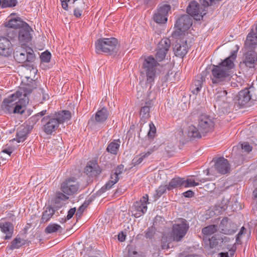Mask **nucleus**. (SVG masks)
<instances>
[{
    "label": "nucleus",
    "mask_w": 257,
    "mask_h": 257,
    "mask_svg": "<svg viewBox=\"0 0 257 257\" xmlns=\"http://www.w3.org/2000/svg\"><path fill=\"white\" fill-rule=\"evenodd\" d=\"M170 40L168 38L161 40L158 45L156 54V59L152 56L146 57L142 66L141 74L147 77V83H152L155 80L157 74L158 61H162L166 57V54L170 47Z\"/></svg>",
    "instance_id": "obj_1"
},
{
    "label": "nucleus",
    "mask_w": 257,
    "mask_h": 257,
    "mask_svg": "<svg viewBox=\"0 0 257 257\" xmlns=\"http://www.w3.org/2000/svg\"><path fill=\"white\" fill-rule=\"evenodd\" d=\"M236 57V53L234 51L219 65L212 66L210 74L212 83L223 85L230 81L234 67L233 61Z\"/></svg>",
    "instance_id": "obj_2"
},
{
    "label": "nucleus",
    "mask_w": 257,
    "mask_h": 257,
    "mask_svg": "<svg viewBox=\"0 0 257 257\" xmlns=\"http://www.w3.org/2000/svg\"><path fill=\"white\" fill-rule=\"evenodd\" d=\"M36 82H32V84H27L20 87L15 93L12 94L9 97L5 99L1 105V109L6 113L13 112L15 105L19 101L24 104L29 102L28 95H29L34 89H37Z\"/></svg>",
    "instance_id": "obj_3"
},
{
    "label": "nucleus",
    "mask_w": 257,
    "mask_h": 257,
    "mask_svg": "<svg viewBox=\"0 0 257 257\" xmlns=\"http://www.w3.org/2000/svg\"><path fill=\"white\" fill-rule=\"evenodd\" d=\"M189 227V224L186 219L179 218L176 220L170 234L162 237V248L168 249L170 247L169 243L172 241H180L186 234Z\"/></svg>",
    "instance_id": "obj_4"
},
{
    "label": "nucleus",
    "mask_w": 257,
    "mask_h": 257,
    "mask_svg": "<svg viewBox=\"0 0 257 257\" xmlns=\"http://www.w3.org/2000/svg\"><path fill=\"white\" fill-rule=\"evenodd\" d=\"M71 117V113L68 110H63L53 115L44 117L42 121H47L44 125V131L48 135L51 134L58 128L60 124L70 119Z\"/></svg>",
    "instance_id": "obj_5"
},
{
    "label": "nucleus",
    "mask_w": 257,
    "mask_h": 257,
    "mask_svg": "<svg viewBox=\"0 0 257 257\" xmlns=\"http://www.w3.org/2000/svg\"><path fill=\"white\" fill-rule=\"evenodd\" d=\"M32 28L27 24L20 29L19 33L14 31H10L8 33V37L12 41L14 47L16 49L19 48H26L27 44L31 40V32Z\"/></svg>",
    "instance_id": "obj_6"
},
{
    "label": "nucleus",
    "mask_w": 257,
    "mask_h": 257,
    "mask_svg": "<svg viewBox=\"0 0 257 257\" xmlns=\"http://www.w3.org/2000/svg\"><path fill=\"white\" fill-rule=\"evenodd\" d=\"M117 44V40L113 37L99 39L95 42L96 52L112 54L116 52Z\"/></svg>",
    "instance_id": "obj_7"
},
{
    "label": "nucleus",
    "mask_w": 257,
    "mask_h": 257,
    "mask_svg": "<svg viewBox=\"0 0 257 257\" xmlns=\"http://www.w3.org/2000/svg\"><path fill=\"white\" fill-rule=\"evenodd\" d=\"M14 53V58L19 63H23L26 62H33L35 60V55L32 49L28 46L26 48H19L16 49Z\"/></svg>",
    "instance_id": "obj_8"
},
{
    "label": "nucleus",
    "mask_w": 257,
    "mask_h": 257,
    "mask_svg": "<svg viewBox=\"0 0 257 257\" xmlns=\"http://www.w3.org/2000/svg\"><path fill=\"white\" fill-rule=\"evenodd\" d=\"M253 86L241 90L237 96V101L240 107H244L255 101L253 99Z\"/></svg>",
    "instance_id": "obj_9"
},
{
    "label": "nucleus",
    "mask_w": 257,
    "mask_h": 257,
    "mask_svg": "<svg viewBox=\"0 0 257 257\" xmlns=\"http://www.w3.org/2000/svg\"><path fill=\"white\" fill-rule=\"evenodd\" d=\"M198 126L201 132L207 133L212 131L214 126L213 117L206 114L200 115L198 120Z\"/></svg>",
    "instance_id": "obj_10"
},
{
    "label": "nucleus",
    "mask_w": 257,
    "mask_h": 257,
    "mask_svg": "<svg viewBox=\"0 0 257 257\" xmlns=\"http://www.w3.org/2000/svg\"><path fill=\"white\" fill-rule=\"evenodd\" d=\"M148 202V196L146 195L140 200L135 203L132 208V212L135 217L138 218L147 212Z\"/></svg>",
    "instance_id": "obj_11"
},
{
    "label": "nucleus",
    "mask_w": 257,
    "mask_h": 257,
    "mask_svg": "<svg viewBox=\"0 0 257 257\" xmlns=\"http://www.w3.org/2000/svg\"><path fill=\"white\" fill-rule=\"evenodd\" d=\"M257 65V53L251 50H248L244 54L243 60L240 62L241 67L248 70L254 68Z\"/></svg>",
    "instance_id": "obj_12"
},
{
    "label": "nucleus",
    "mask_w": 257,
    "mask_h": 257,
    "mask_svg": "<svg viewBox=\"0 0 257 257\" xmlns=\"http://www.w3.org/2000/svg\"><path fill=\"white\" fill-rule=\"evenodd\" d=\"M187 12L196 20H200L206 14L205 11L200 7L197 2L192 1L187 8Z\"/></svg>",
    "instance_id": "obj_13"
},
{
    "label": "nucleus",
    "mask_w": 257,
    "mask_h": 257,
    "mask_svg": "<svg viewBox=\"0 0 257 257\" xmlns=\"http://www.w3.org/2000/svg\"><path fill=\"white\" fill-rule=\"evenodd\" d=\"M171 9L169 5H164L157 10L153 16L155 22L158 24H164L167 21V15Z\"/></svg>",
    "instance_id": "obj_14"
},
{
    "label": "nucleus",
    "mask_w": 257,
    "mask_h": 257,
    "mask_svg": "<svg viewBox=\"0 0 257 257\" xmlns=\"http://www.w3.org/2000/svg\"><path fill=\"white\" fill-rule=\"evenodd\" d=\"M79 188L78 182L74 179H69L62 184L61 190L64 193L71 195L77 192Z\"/></svg>",
    "instance_id": "obj_15"
},
{
    "label": "nucleus",
    "mask_w": 257,
    "mask_h": 257,
    "mask_svg": "<svg viewBox=\"0 0 257 257\" xmlns=\"http://www.w3.org/2000/svg\"><path fill=\"white\" fill-rule=\"evenodd\" d=\"M13 47L9 38L0 37V55L6 57L11 55L14 51Z\"/></svg>",
    "instance_id": "obj_16"
},
{
    "label": "nucleus",
    "mask_w": 257,
    "mask_h": 257,
    "mask_svg": "<svg viewBox=\"0 0 257 257\" xmlns=\"http://www.w3.org/2000/svg\"><path fill=\"white\" fill-rule=\"evenodd\" d=\"M218 229L223 234L230 235L235 232L236 226L234 223L229 221L228 218L225 217L221 221Z\"/></svg>",
    "instance_id": "obj_17"
},
{
    "label": "nucleus",
    "mask_w": 257,
    "mask_h": 257,
    "mask_svg": "<svg viewBox=\"0 0 257 257\" xmlns=\"http://www.w3.org/2000/svg\"><path fill=\"white\" fill-rule=\"evenodd\" d=\"M27 24L26 22L16 16V13H12L8 17V21L5 23V26L12 29H21Z\"/></svg>",
    "instance_id": "obj_18"
},
{
    "label": "nucleus",
    "mask_w": 257,
    "mask_h": 257,
    "mask_svg": "<svg viewBox=\"0 0 257 257\" xmlns=\"http://www.w3.org/2000/svg\"><path fill=\"white\" fill-rule=\"evenodd\" d=\"M192 24V20L190 16L185 15L181 16L177 20L175 26L177 30L181 32H184L188 30Z\"/></svg>",
    "instance_id": "obj_19"
},
{
    "label": "nucleus",
    "mask_w": 257,
    "mask_h": 257,
    "mask_svg": "<svg viewBox=\"0 0 257 257\" xmlns=\"http://www.w3.org/2000/svg\"><path fill=\"white\" fill-rule=\"evenodd\" d=\"M188 49L186 40H177L173 48V51L176 56L183 57L187 54Z\"/></svg>",
    "instance_id": "obj_20"
},
{
    "label": "nucleus",
    "mask_w": 257,
    "mask_h": 257,
    "mask_svg": "<svg viewBox=\"0 0 257 257\" xmlns=\"http://www.w3.org/2000/svg\"><path fill=\"white\" fill-rule=\"evenodd\" d=\"M0 229L1 232L5 235L3 237L5 240H9L12 237L14 231V226L12 223L2 221Z\"/></svg>",
    "instance_id": "obj_21"
},
{
    "label": "nucleus",
    "mask_w": 257,
    "mask_h": 257,
    "mask_svg": "<svg viewBox=\"0 0 257 257\" xmlns=\"http://www.w3.org/2000/svg\"><path fill=\"white\" fill-rule=\"evenodd\" d=\"M245 46L248 50L257 53V36L256 34L250 32L246 37Z\"/></svg>",
    "instance_id": "obj_22"
},
{
    "label": "nucleus",
    "mask_w": 257,
    "mask_h": 257,
    "mask_svg": "<svg viewBox=\"0 0 257 257\" xmlns=\"http://www.w3.org/2000/svg\"><path fill=\"white\" fill-rule=\"evenodd\" d=\"M215 168L221 174L227 173L229 170V165L227 160L223 157L218 158L215 162Z\"/></svg>",
    "instance_id": "obj_23"
},
{
    "label": "nucleus",
    "mask_w": 257,
    "mask_h": 257,
    "mask_svg": "<svg viewBox=\"0 0 257 257\" xmlns=\"http://www.w3.org/2000/svg\"><path fill=\"white\" fill-rule=\"evenodd\" d=\"M85 172L89 176H96L99 174L101 170L95 161H89L85 168Z\"/></svg>",
    "instance_id": "obj_24"
},
{
    "label": "nucleus",
    "mask_w": 257,
    "mask_h": 257,
    "mask_svg": "<svg viewBox=\"0 0 257 257\" xmlns=\"http://www.w3.org/2000/svg\"><path fill=\"white\" fill-rule=\"evenodd\" d=\"M153 106L151 101H148L142 107L140 110V117L141 121L146 122V120L150 117V109Z\"/></svg>",
    "instance_id": "obj_25"
},
{
    "label": "nucleus",
    "mask_w": 257,
    "mask_h": 257,
    "mask_svg": "<svg viewBox=\"0 0 257 257\" xmlns=\"http://www.w3.org/2000/svg\"><path fill=\"white\" fill-rule=\"evenodd\" d=\"M109 115V113L107 108L103 107L96 112L94 119L96 122L102 123L107 119Z\"/></svg>",
    "instance_id": "obj_26"
},
{
    "label": "nucleus",
    "mask_w": 257,
    "mask_h": 257,
    "mask_svg": "<svg viewBox=\"0 0 257 257\" xmlns=\"http://www.w3.org/2000/svg\"><path fill=\"white\" fill-rule=\"evenodd\" d=\"M207 181L208 180L205 178L197 179L196 180L192 178H188L186 180L183 179L184 187L188 188L197 186L199 185V182L204 183Z\"/></svg>",
    "instance_id": "obj_27"
},
{
    "label": "nucleus",
    "mask_w": 257,
    "mask_h": 257,
    "mask_svg": "<svg viewBox=\"0 0 257 257\" xmlns=\"http://www.w3.org/2000/svg\"><path fill=\"white\" fill-rule=\"evenodd\" d=\"M186 133L188 137L190 139H199L201 137L199 130L194 125L188 126Z\"/></svg>",
    "instance_id": "obj_28"
},
{
    "label": "nucleus",
    "mask_w": 257,
    "mask_h": 257,
    "mask_svg": "<svg viewBox=\"0 0 257 257\" xmlns=\"http://www.w3.org/2000/svg\"><path fill=\"white\" fill-rule=\"evenodd\" d=\"M120 141L119 139L114 140L110 142L107 146L106 151L113 155H116L120 147Z\"/></svg>",
    "instance_id": "obj_29"
},
{
    "label": "nucleus",
    "mask_w": 257,
    "mask_h": 257,
    "mask_svg": "<svg viewBox=\"0 0 257 257\" xmlns=\"http://www.w3.org/2000/svg\"><path fill=\"white\" fill-rule=\"evenodd\" d=\"M154 151V150L151 148L149 149L147 152L143 153L137 156L133 159L132 161L133 164L134 166L139 165L142 162L145 158L149 156Z\"/></svg>",
    "instance_id": "obj_30"
},
{
    "label": "nucleus",
    "mask_w": 257,
    "mask_h": 257,
    "mask_svg": "<svg viewBox=\"0 0 257 257\" xmlns=\"http://www.w3.org/2000/svg\"><path fill=\"white\" fill-rule=\"evenodd\" d=\"M204 78L203 76H198L197 79L194 80L192 86V92L193 94H197L200 91L202 87Z\"/></svg>",
    "instance_id": "obj_31"
},
{
    "label": "nucleus",
    "mask_w": 257,
    "mask_h": 257,
    "mask_svg": "<svg viewBox=\"0 0 257 257\" xmlns=\"http://www.w3.org/2000/svg\"><path fill=\"white\" fill-rule=\"evenodd\" d=\"M184 187L183 178H174L172 179L169 182L167 189L168 190H172L176 188Z\"/></svg>",
    "instance_id": "obj_32"
},
{
    "label": "nucleus",
    "mask_w": 257,
    "mask_h": 257,
    "mask_svg": "<svg viewBox=\"0 0 257 257\" xmlns=\"http://www.w3.org/2000/svg\"><path fill=\"white\" fill-rule=\"evenodd\" d=\"M29 133V129L26 127H21L17 134L16 140L18 143L24 142Z\"/></svg>",
    "instance_id": "obj_33"
},
{
    "label": "nucleus",
    "mask_w": 257,
    "mask_h": 257,
    "mask_svg": "<svg viewBox=\"0 0 257 257\" xmlns=\"http://www.w3.org/2000/svg\"><path fill=\"white\" fill-rule=\"evenodd\" d=\"M54 213L55 210L52 207H46L45 211L43 212L41 223H45L49 221L54 214Z\"/></svg>",
    "instance_id": "obj_34"
},
{
    "label": "nucleus",
    "mask_w": 257,
    "mask_h": 257,
    "mask_svg": "<svg viewBox=\"0 0 257 257\" xmlns=\"http://www.w3.org/2000/svg\"><path fill=\"white\" fill-rule=\"evenodd\" d=\"M227 91L226 90L220 89V90H218L215 95L216 102L219 104L220 102H225L227 101Z\"/></svg>",
    "instance_id": "obj_35"
},
{
    "label": "nucleus",
    "mask_w": 257,
    "mask_h": 257,
    "mask_svg": "<svg viewBox=\"0 0 257 257\" xmlns=\"http://www.w3.org/2000/svg\"><path fill=\"white\" fill-rule=\"evenodd\" d=\"M217 230V226L215 225H208L205 227H204L202 230V233L206 235H210Z\"/></svg>",
    "instance_id": "obj_36"
},
{
    "label": "nucleus",
    "mask_w": 257,
    "mask_h": 257,
    "mask_svg": "<svg viewBox=\"0 0 257 257\" xmlns=\"http://www.w3.org/2000/svg\"><path fill=\"white\" fill-rule=\"evenodd\" d=\"M124 166L122 164L118 165L112 171L111 177L119 180L118 175L121 174L124 172Z\"/></svg>",
    "instance_id": "obj_37"
},
{
    "label": "nucleus",
    "mask_w": 257,
    "mask_h": 257,
    "mask_svg": "<svg viewBox=\"0 0 257 257\" xmlns=\"http://www.w3.org/2000/svg\"><path fill=\"white\" fill-rule=\"evenodd\" d=\"M18 4L17 0H2V8H13L17 6Z\"/></svg>",
    "instance_id": "obj_38"
},
{
    "label": "nucleus",
    "mask_w": 257,
    "mask_h": 257,
    "mask_svg": "<svg viewBox=\"0 0 257 257\" xmlns=\"http://www.w3.org/2000/svg\"><path fill=\"white\" fill-rule=\"evenodd\" d=\"M61 228L60 225L57 224H50L45 229L47 233H52L58 231Z\"/></svg>",
    "instance_id": "obj_39"
},
{
    "label": "nucleus",
    "mask_w": 257,
    "mask_h": 257,
    "mask_svg": "<svg viewBox=\"0 0 257 257\" xmlns=\"http://www.w3.org/2000/svg\"><path fill=\"white\" fill-rule=\"evenodd\" d=\"M118 181L116 177L114 178L110 176L109 180L102 187V189L105 191L106 190L110 189Z\"/></svg>",
    "instance_id": "obj_40"
},
{
    "label": "nucleus",
    "mask_w": 257,
    "mask_h": 257,
    "mask_svg": "<svg viewBox=\"0 0 257 257\" xmlns=\"http://www.w3.org/2000/svg\"><path fill=\"white\" fill-rule=\"evenodd\" d=\"M22 240L20 237H17L15 238L11 242L10 246V249L13 250L15 248H20L22 244Z\"/></svg>",
    "instance_id": "obj_41"
},
{
    "label": "nucleus",
    "mask_w": 257,
    "mask_h": 257,
    "mask_svg": "<svg viewBox=\"0 0 257 257\" xmlns=\"http://www.w3.org/2000/svg\"><path fill=\"white\" fill-rule=\"evenodd\" d=\"M223 239H220L217 235L213 236L211 238H209V244L211 248L215 247L219 243V241H223Z\"/></svg>",
    "instance_id": "obj_42"
},
{
    "label": "nucleus",
    "mask_w": 257,
    "mask_h": 257,
    "mask_svg": "<svg viewBox=\"0 0 257 257\" xmlns=\"http://www.w3.org/2000/svg\"><path fill=\"white\" fill-rule=\"evenodd\" d=\"M155 233V229L153 227L148 228L145 232V237L148 239H152Z\"/></svg>",
    "instance_id": "obj_43"
},
{
    "label": "nucleus",
    "mask_w": 257,
    "mask_h": 257,
    "mask_svg": "<svg viewBox=\"0 0 257 257\" xmlns=\"http://www.w3.org/2000/svg\"><path fill=\"white\" fill-rule=\"evenodd\" d=\"M149 127H150V130L149 132L148 133V137L149 138L152 139L156 132V128L153 122H151L149 124Z\"/></svg>",
    "instance_id": "obj_44"
},
{
    "label": "nucleus",
    "mask_w": 257,
    "mask_h": 257,
    "mask_svg": "<svg viewBox=\"0 0 257 257\" xmlns=\"http://www.w3.org/2000/svg\"><path fill=\"white\" fill-rule=\"evenodd\" d=\"M51 54L49 52L45 51L42 53L40 58L42 61L49 62L51 59Z\"/></svg>",
    "instance_id": "obj_45"
},
{
    "label": "nucleus",
    "mask_w": 257,
    "mask_h": 257,
    "mask_svg": "<svg viewBox=\"0 0 257 257\" xmlns=\"http://www.w3.org/2000/svg\"><path fill=\"white\" fill-rule=\"evenodd\" d=\"M166 186H160L156 191V194L154 195L155 198L160 197L162 196L166 190Z\"/></svg>",
    "instance_id": "obj_46"
},
{
    "label": "nucleus",
    "mask_w": 257,
    "mask_h": 257,
    "mask_svg": "<svg viewBox=\"0 0 257 257\" xmlns=\"http://www.w3.org/2000/svg\"><path fill=\"white\" fill-rule=\"evenodd\" d=\"M241 148L244 152L248 153L252 150V147L249 145L248 143L244 142L241 144Z\"/></svg>",
    "instance_id": "obj_47"
},
{
    "label": "nucleus",
    "mask_w": 257,
    "mask_h": 257,
    "mask_svg": "<svg viewBox=\"0 0 257 257\" xmlns=\"http://www.w3.org/2000/svg\"><path fill=\"white\" fill-rule=\"evenodd\" d=\"M23 112L24 110L23 109L22 106L20 104H18L17 103L15 105L12 113H22Z\"/></svg>",
    "instance_id": "obj_48"
},
{
    "label": "nucleus",
    "mask_w": 257,
    "mask_h": 257,
    "mask_svg": "<svg viewBox=\"0 0 257 257\" xmlns=\"http://www.w3.org/2000/svg\"><path fill=\"white\" fill-rule=\"evenodd\" d=\"M46 112H47L46 110H43L41 111V112H40L39 113H38L37 114L31 117L30 118V119L32 120L36 119L37 120L39 119L38 117L44 116V115H45L46 114Z\"/></svg>",
    "instance_id": "obj_49"
},
{
    "label": "nucleus",
    "mask_w": 257,
    "mask_h": 257,
    "mask_svg": "<svg viewBox=\"0 0 257 257\" xmlns=\"http://www.w3.org/2000/svg\"><path fill=\"white\" fill-rule=\"evenodd\" d=\"M76 212L75 207L71 208L68 212V214L67 215L66 218L65 219V221L66 220H69L71 219L72 216L74 215L75 212Z\"/></svg>",
    "instance_id": "obj_50"
},
{
    "label": "nucleus",
    "mask_w": 257,
    "mask_h": 257,
    "mask_svg": "<svg viewBox=\"0 0 257 257\" xmlns=\"http://www.w3.org/2000/svg\"><path fill=\"white\" fill-rule=\"evenodd\" d=\"M56 197L57 198V199L63 201L67 200L69 198L67 195L62 193V192H59L56 193Z\"/></svg>",
    "instance_id": "obj_51"
},
{
    "label": "nucleus",
    "mask_w": 257,
    "mask_h": 257,
    "mask_svg": "<svg viewBox=\"0 0 257 257\" xmlns=\"http://www.w3.org/2000/svg\"><path fill=\"white\" fill-rule=\"evenodd\" d=\"M215 1V0H200V3L204 7H207L211 5Z\"/></svg>",
    "instance_id": "obj_52"
},
{
    "label": "nucleus",
    "mask_w": 257,
    "mask_h": 257,
    "mask_svg": "<svg viewBox=\"0 0 257 257\" xmlns=\"http://www.w3.org/2000/svg\"><path fill=\"white\" fill-rule=\"evenodd\" d=\"M85 208L86 206H84V205H82L81 206H80L76 212V215L78 217L81 216L82 213L84 211Z\"/></svg>",
    "instance_id": "obj_53"
},
{
    "label": "nucleus",
    "mask_w": 257,
    "mask_h": 257,
    "mask_svg": "<svg viewBox=\"0 0 257 257\" xmlns=\"http://www.w3.org/2000/svg\"><path fill=\"white\" fill-rule=\"evenodd\" d=\"M183 194L185 197L190 198L194 196V193L191 190H188L184 192Z\"/></svg>",
    "instance_id": "obj_54"
},
{
    "label": "nucleus",
    "mask_w": 257,
    "mask_h": 257,
    "mask_svg": "<svg viewBox=\"0 0 257 257\" xmlns=\"http://www.w3.org/2000/svg\"><path fill=\"white\" fill-rule=\"evenodd\" d=\"M237 158H235L234 159V164L236 165H240V164H241L243 162V158L242 156L241 157H239V159L238 160H236Z\"/></svg>",
    "instance_id": "obj_55"
},
{
    "label": "nucleus",
    "mask_w": 257,
    "mask_h": 257,
    "mask_svg": "<svg viewBox=\"0 0 257 257\" xmlns=\"http://www.w3.org/2000/svg\"><path fill=\"white\" fill-rule=\"evenodd\" d=\"M82 11L78 8H76L74 11V15L77 17L79 18L81 16Z\"/></svg>",
    "instance_id": "obj_56"
},
{
    "label": "nucleus",
    "mask_w": 257,
    "mask_h": 257,
    "mask_svg": "<svg viewBox=\"0 0 257 257\" xmlns=\"http://www.w3.org/2000/svg\"><path fill=\"white\" fill-rule=\"evenodd\" d=\"M245 229L244 227H242L239 232L236 236V241L238 242L239 241V237L243 233V230Z\"/></svg>",
    "instance_id": "obj_57"
},
{
    "label": "nucleus",
    "mask_w": 257,
    "mask_h": 257,
    "mask_svg": "<svg viewBox=\"0 0 257 257\" xmlns=\"http://www.w3.org/2000/svg\"><path fill=\"white\" fill-rule=\"evenodd\" d=\"M125 235L123 233H119L118 235V239L120 241H124L125 240Z\"/></svg>",
    "instance_id": "obj_58"
},
{
    "label": "nucleus",
    "mask_w": 257,
    "mask_h": 257,
    "mask_svg": "<svg viewBox=\"0 0 257 257\" xmlns=\"http://www.w3.org/2000/svg\"><path fill=\"white\" fill-rule=\"evenodd\" d=\"M218 257H229L227 252H221L218 254Z\"/></svg>",
    "instance_id": "obj_59"
},
{
    "label": "nucleus",
    "mask_w": 257,
    "mask_h": 257,
    "mask_svg": "<svg viewBox=\"0 0 257 257\" xmlns=\"http://www.w3.org/2000/svg\"><path fill=\"white\" fill-rule=\"evenodd\" d=\"M228 83H229V85L232 87H236L237 86V84L236 82H229V81L226 84H227Z\"/></svg>",
    "instance_id": "obj_60"
},
{
    "label": "nucleus",
    "mask_w": 257,
    "mask_h": 257,
    "mask_svg": "<svg viewBox=\"0 0 257 257\" xmlns=\"http://www.w3.org/2000/svg\"><path fill=\"white\" fill-rule=\"evenodd\" d=\"M2 152L3 153L8 154L9 156H10L12 153V152L10 150H9V149H4L3 150Z\"/></svg>",
    "instance_id": "obj_61"
},
{
    "label": "nucleus",
    "mask_w": 257,
    "mask_h": 257,
    "mask_svg": "<svg viewBox=\"0 0 257 257\" xmlns=\"http://www.w3.org/2000/svg\"><path fill=\"white\" fill-rule=\"evenodd\" d=\"M38 91H39L40 93H42L43 94H44V92H45L44 89L43 88H41V87H39L38 88Z\"/></svg>",
    "instance_id": "obj_62"
},
{
    "label": "nucleus",
    "mask_w": 257,
    "mask_h": 257,
    "mask_svg": "<svg viewBox=\"0 0 257 257\" xmlns=\"http://www.w3.org/2000/svg\"><path fill=\"white\" fill-rule=\"evenodd\" d=\"M186 257H199V256L196 254H190L186 256Z\"/></svg>",
    "instance_id": "obj_63"
},
{
    "label": "nucleus",
    "mask_w": 257,
    "mask_h": 257,
    "mask_svg": "<svg viewBox=\"0 0 257 257\" xmlns=\"http://www.w3.org/2000/svg\"><path fill=\"white\" fill-rule=\"evenodd\" d=\"M204 173H206L207 175H209V170L207 169L206 171H204Z\"/></svg>",
    "instance_id": "obj_64"
}]
</instances>
